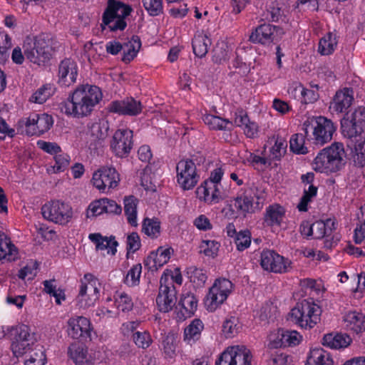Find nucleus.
<instances>
[{"label":"nucleus","instance_id":"nucleus-25","mask_svg":"<svg viewBox=\"0 0 365 365\" xmlns=\"http://www.w3.org/2000/svg\"><path fill=\"white\" fill-rule=\"evenodd\" d=\"M197 299L193 294H187L180 298L175 307L178 309L177 317L180 320H184L194 314L197 309Z\"/></svg>","mask_w":365,"mask_h":365},{"label":"nucleus","instance_id":"nucleus-15","mask_svg":"<svg viewBox=\"0 0 365 365\" xmlns=\"http://www.w3.org/2000/svg\"><path fill=\"white\" fill-rule=\"evenodd\" d=\"M133 130L129 129L118 130L115 132L110 142V148L115 155L119 158H125L133 148Z\"/></svg>","mask_w":365,"mask_h":365},{"label":"nucleus","instance_id":"nucleus-24","mask_svg":"<svg viewBox=\"0 0 365 365\" xmlns=\"http://www.w3.org/2000/svg\"><path fill=\"white\" fill-rule=\"evenodd\" d=\"M263 199L257 197L254 202V198L246 191L243 195L236 197L235 206L237 210L243 213H252L262 207Z\"/></svg>","mask_w":365,"mask_h":365},{"label":"nucleus","instance_id":"nucleus-41","mask_svg":"<svg viewBox=\"0 0 365 365\" xmlns=\"http://www.w3.org/2000/svg\"><path fill=\"white\" fill-rule=\"evenodd\" d=\"M234 365H251L252 355L250 351L245 346H233Z\"/></svg>","mask_w":365,"mask_h":365},{"label":"nucleus","instance_id":"nucleus-20","mask_svg":"<svg viewBox=\"0 0 365 365\" xmlns=\"http://www.w3.org/2000/svg\"><path fill=\"white\" fill-rule=\"evenodd\" d=\"M53 123V118L48 114H34L26 120V132L29 135H40L48 131Z\"/></svg>","mask_w":365,"mask_h":365},{"label":"nucleus","instance_id":"nucleus-21","mask_svg":"<svg viewBox=\"0 0 365 365\" xmlns=\"http://www.w3.org/2000/svg\"><path fill=\"white\" fill-rule=\"evenodd\" d=\"M142 108L140 101L132 97H128L121 101H112L108 106V110L111 113L130 116L138 115L141 113Z\"/></svg>","mask_w":365,"mask_h":365},{"label":"nucleus","instance_id":"nucleus-1","mask_svg":"<svg viewBox=\"0 0 365 365\" xmlns=\"http://www.w3.org/2000/svg\"><path fill=\"white\" fill-rule=\"evenodd\" d=\"M102 97L99 87L88 84L81 85L69 94L66 101L61 103L60 108L67 115L83 118L91 113Z\"/></svg>","mask_w":365,"mask_h":365},{"label":"nucleus","instance_id":"nucleus-18","mask_svg":"<svg viewBox=\"0 0 365 365\" xmlns=\"http://www.w3.org/2000/svg\"><path fill=\"white\" fill-rule=\"evenodd\" d=\"M68 334L73 339L87 341L91 340V324L84 317L71 318L68 321Z\"/></svg>","mask_w":365,"mask_h":365},{"label":"nucleus","instance_id":"nucleus-37","mask_svg":"<svg viewBox=\"0 0 365 365\" xmlns=\"http://www.w3.org/2000/svg\"><path fill=\"white\" fill-rule=\"evenodd\" d=\"M202 120L204 123L207 125L210 129L212 130H230V128L228 127V125H232V123L229 120L210 114L205 115L202 118Z\"/></svg>","mask_w":365,"mask_h":365},{"label":"nucleus","instance_id":"nucleus-43","mask_svg":"<svg viewBox=\"0 0 365 365\" xmlns=\"http://www.w3.org/2000/svg\"><path fill=\"white\" fill-rule=\"evenodd\" d=\"M337 45L336 36L332 33H328L319 43V52L322 55H329Z\"/></svg>","mask_w":365,"mask_h":365},{"label":"nucleus","instance_id":"nucleus-46","mask_svg":"<svg viewBox=\"0 0 365 365\" xmlns=\"http://www.w3.org/2000/svg\"><path fill=\"white\" fill-rule=\"evenodd\" d=\"M203 329L202 322L197 319H194L190 325H188L184 331V336L185 340L197 339Z\"/></svg>","mask_w":365,"mask_h":365},{"label":"nucleus","instance_id":"nucleus-16","mask_svg":"<svg viewBox=\"0 0 365 365\" xmlns=\"http://www.w3.org/2000/svg\"><path fill=\"white\" fill-rule=\"evenodd\" d=\"M120 180L119 175L116 170L112 167H103L96 171L92 178L94 187L101 192H105L106 188L115 187Z\"/></svg>","mask_w":365,"mask_h":365},{"label":"nucleus","instance_id":"nucleus-64","mask_svg":"<svg viewBox=\"0 0 365 365\" xmlns=\"http://www.w3.org/2000/svg\"><path fill=\"white\" fill-rule=\"evenodd\" d=\"M116 302L118 303V307L124 312L131 310L133 307L130 297L125 293L120 294L119 297L116 299Z\"/></svg>","mask_w":365,"mask_h":365},{"label":"nucleus","instance_id":"nucleus-14","mask_svg":"<svg viewBox=\"0 0 365 365\" xmlns=\"http://www.w3.org/2000/svg\"><path fill=\"white\" fill-rule=\"evenodd\" d=\"M141 47V41L138 36H133L131 40L123 44L118 41H110L106 44V51L112 55H117L121 50L124 49L123 56L121 60L128 63L130 62L137 55Z\"/></svg>","mask_w":365,"mask_h":365},{"label":"nucleus","instance_id":"nucleus-57","mask_svg":"<svg viewBox=\"0 0 365 365\" xmlns=\"http://www.w3.org/2000/svg\"><path fill=\"white\" fill-rule=\"evenodd\" d=\"M234 349L232 346L227 347L218 357L215 365H234L233 356Z\"/></svg>","mask_w":365,"mask_h":365},{"label":"nucleus","instance_id":"nucleus-6","mask_svg":"<svg viewBox=\"0 0 365 365\" xmlns=\"http://www.w3.org/2000/svg\"><path fill=\"white\" fill-rule=\"evenodd\" d=\"M132 8L120 1L108 0L107 7L103 16L101 25L108 26L111 31H123L127 26L125 19L130 15Z\"/></svg>","mask_w":365,"mask_h":365},{"label":"nucleus","instance_id":"nucleus-7","mask_svg":"<svg viewBox=\"0 0 365 365\" xmlns=\"http://www.w3.org/2000/svg\"><path fill=\"white\" fill-rule=\"evenodd\" d=\"M341 131L348 140H359L365 129V108L359 107L351 114L346 113L341 120Z\"/></svg>","mask_w":365,"mask_h":365},{"label":"nucleus","instance_id":"nucleus-26","mask_svg":"<svg viewBox=\"0 0 365 365\" xmlns=\"http://www.w3.org/2000/svg\"><path fill=\"white\" fill-rule=\"evenodd\" d=\"M346 146L351 150L354 165L358 168H363L365 165V141L362 138L356 140H348Z\"/></svg>","mask_w":365,"mask_h":365},{"label":"nucleus","instance_id":"nucleus-47","mask_svg":"<svg viewBox=\"0 0 365 365\" xmlns=\"http://www.w3.org/2000/svg\"><path fill=\"white\" fill-rule=\"evenodd\" d=\"M187 274L190 282L199 287L202 286L207 278L204 270L194 266H191L187 269Z\"/></svg>","mask_w":365,"mask_h":365},{"label":"nucleus","instance_id":"nucleus-51","mask_svg":"<svg viewBox=\"0 0 365 365\" xmlns=\"http://www.w3.org/2000/svg\"><path fill=\"white\" fill-rule=\"evenodd\" d=\"M142 2L150 16H155L163 13V0H142Z\"/></svg>","mask_w":365,"mask_h":365},{"label":"nucleus","instance_id":"nucleus-44","mask_svg":"<svg viewBox=\"0 0 365 365\" xmlns=\"http://www.w3.org/2000/svg\"><path fill=\"white\" fill-rule=\"evenodd\" d=\"M108 123L106 121L94 123L90 127V135L93 140L101 143L108 136Z\"/></svg>","mask_w":365,"mask_h":365},{"label":"nucleus","instance_id":"nucleus-33","mask_svg":"<svg viewBox=\"0 0 365 365\" xmlns=\"http://www.w3.org/2000/svg\"><path fill=\"white\" fill-rule=\"evenodd\" d=\"M16 255V247L11 242L6 235L0 232V260L5 258L9 261L14 260Z\"/></svg>","mask_w":365,"mask_h":365},{"label":"nucleus","instance_id":"nucleus-22","mask_svg":"<svg viewBox=\"0 0 365 365\" xmlns=\"http://www.w3.org/2000/svg\"><path fill=\"white\" fill-rule=\"evenodd\" d=\"M78 66L71 58H65L58 66V83L63 86H69L76 81Z\"/></svg>","mask_w":365,"mask_h":365},{"label":"nucleus","instance_id":"nucleus-31","mask_svg":"<svg viewBox=\"0 0 365 365\" xmlns=\"http://www.w3.org/2000/svg\"><path fill=\"white\" fill-rule=\"evenodd\" d=\"M223 175V171L221 168L215 169L210 175V180H205L200 187L197 188L196 192L200 198L204 197L206 200L207 197L210 195V186L215 187V184L220 182Z\"/></svg>","mask_w":365,"mask_h":365},{"label":"nucleus","instance_id":"nucleus-42","mask_svg":"<svg viewBox=\"0 0 365 365\" xmlns=\"http://www.w3.org/2000/svg\"><path fill=\"white\" fill-rule=\"evenodd\" d=\"M331 225L333 227H330V232L336 230V222L331 219H327L326 221L319 220L313 223V235L316 239H322L327 236V227Z\"/></svg>","mask_w":365,"mask_h":365},{"label":"nucleus","instance_id":"nucleus-63","mask_svg":"<svg viewBox=\"0 0 365 365\" xmlns=\"http://www.w3.org/2000/svg\"><path fill=\"white\" fill-rule=\"evenodd\" d=\"M140 240L137 232H132L127 237L128 252H135L140 247Z\"/></svg>","mask_w":365,"mask_h":365},{"label":"nucleus","instance_id":"nucleus-17","mask_svg":"<svg viewBox=\"0 0 365 365\" xmlns=\"http://www.w3.org/2000/svg\"><path fill=\"white\" fill-rule=\"evenodd\" d=\"M279 26L263 24L257 26L250 36V41L255 43L268 44L283 35Z\"/></svg>","mask_w":365,"mask_h":365},{"label":"nucleus","instance_id":"nucleus-54","mask_svg":"<svg viewBox=\"0 0 365 365\" xmlns=\"http://www.w3.org/2000/svg\"><path fill=\"white\" fill-rule=\"evenodd\" d=\"M51 94V86L44 85L31 96L30 101L42 104L48 98Z\"/></svg>","mask_w":365,"mask_h":365},{"label":"nucleus","instance_id":"nucleus-4","mask_svg":"<svg viewBox=\"0 0 365 365\" xmlns=\"http://www.w3.org/2000/svg\"><path fill=\"white\" fill-rule=\"evenodd\" d=\"M23 49L26 58L37 65L44 64L51 57L52 46L51 38L43 35L32 38L26 36Z\"/></svg>","mask_w":365,"mask_h":365},{"label":"nucleus","instance_id":"nucleus-60","mask_svg":"<svg viewBox=\"0 0 365 365\" xmlns=\"http://www.w3.org/2000/svg\"><path fill=\"white\" fill-rule=\"evenodd\" d=\"M135 344L140 348L145 349L149 346L151 343V338L148 333L137 331L133 334Z\"/></svg>","mask_w":365,"mask_h":365},{"label":"nucleus","instance_id":"nucleus-38","mask_svg":"<svg viewBox=\"0 0 365 365\" xmlns=\"http://www.w3.org/2000/svg\"><path fill=\"white\" fill-rule=\"evenodd\" d=\"M142 232L153 239L158 238L160 234V222L158 218L145 217L143 222Z\"/></svg>","mask_w":365,"mask_h":365},{"label":"nucleus","instance_id":"nucleus-10","mask_svg":"<svg viewBox=\"0 0 365 365\" xmlns=\"http://www.w3.org/2000/svg\"><path fill=\"white\" fill-rule=\"evenodd\" d=\"M177 291L169 276L164 274L160 279L158 294L156 297V304L160 312L167 313L176 307Z\"/></svg>","mask_w":365,"mask_h":365},{"label":"nucleus","instance_id":"nucleus-32","mask_svg":"<svg viewBox=\"0 0 365 365\" xmlns=\"http://www.w3.org/2000/svg\"><path fill=\"white\" fill-rule=\"evenodd\" d=\"M351 341L349 336L344 334H327L323 337V345L331 349H341L347 347Z\"/></svg>","mask_w":365,"mask_h":365},{"label":"nucleus","instance_id":"nucleus-50","mask_svg":"<svg viewBox=\"0 0 365 365\" xmlns=\"http://www.w3.org/2000/svg\"><path fill=\"white\" fill-rule=\"evenodd\" d=\"M235 242L237 246V249L239 251H243L246 248L249 247L251 243V234L247 230L240 231L234 237Z\"/></svg>","mask_w":365,"mask_h":365},{"label":"nucleus","instance_id":"nucleus-62","mask_svg":"<svg viewBox=\"0 0 365 365\" xmlns=\"http://www.w3.org/2000/svg\"><path fill=\"white\" fill-rule=\"evenodd\" d=\"M277 307L270 304H266L260 309L259 318L262 321L274 320L276 317L275 314Z\"/></svg>","mask_w":365,"mask_h":365},{"label":"nucleus","instance_id":"nucleus-23","mask_svg":"<svg viewBox=\"0 0 365 365\" xmlns=\"http://www.w3.org/2000/svg\"><path fill=\"white\" fill-rule=\"evenodd\" d=\"M354 101V91L351 88H344L338 91L331 103L330 108L337 113L346 111Z\"/></svg>","mask_w":365,"mask_h":365},{"label":"nucleus","instance_id":"nucleus-2","mask_svg":"<svg viewBox=\"0 0 365 365\" xmlns=\"http://www.w3.org/2000/svg\"><path fill=\"white\" fill-rule=\"evenodd\" d=\"M344 145L334 143L322 149L314 160V170L320 173H336L346 165Z\"/></svg>","mask_w":365,"mask_h":365},{"label":"nucleus","instance_id":"nucleus-34","mask_svg":"<svg viewBox=\"0 0 365 365\" xmlns=\"http://www.w3.org/2000/svg\"><path fill=\"white\" fill-rule=\"evenodd\" d=\"M138 200L133 195L126 196L124 198V211L127 216L128 223L134 227L137 223V205Z\"/></svg>","mask_w":365,"mask_h":365},{"label":"nucleus","instance_id":"nucleus-30","mask_svg":"<svg viewBox=\"0 0 365 365\" xmlns=\"http://www.w3.org/2000/svg\"><path fill=\"white\" fill-rule=\"evenodd\" d=\"M331 354L322 348L313 349L309 351L305 365H333Z\"/></svg>","mask_w":365,"mask_h":365},{"label":"nucleus","instance_id":"nucleus-48","mask_svg":"<svg viewBox=\"0 0 365 365\" xmlns=\"http://www.w3.org/2000/svg\"><path fill=\"white\" fill-rule=\"evenodd\" d=\"M305 135L294 134L289 140L290 150L296 154H306L308 153L307 148L304 146Z\"/></svg>","mask_w":365,"mask_h":365},{"label":"nucleus","instance_id":"nucleus-39","mask_svg":"<svg viewBox=\"0 0 365 365\" xmlns=\"http://www.w3.org/2000/svg\"><path fill=\"white\" fill-rule=\"evenodd\" d=\"M162 346L166 358L173 359L176 355L178 346L177 336L173 333H168L163 336Z\"/></svg>","mask_w":365,"mask_h":365},{"label":"nucleus","instance_id":"nucleus-40","mask_svg":"<svg viewBox=\"0 0 365 365\" xmlns=\"http://www.w3.org/2000/svg\"><path fill=\"white\" fill-rule=\"evenodd\" d=\"M271 141H274V144L270 148L269 160H279L286 153L287 143L286 140L278 135L277 138L273 137Z\"/></svg>","mask_w":365,"mask_h":365},{"label":"nucleus","instance_id":"nucleus-53","mask_svg":"<svg viewBox=\"0 0 365 365\" xmlns=\"http://www.w3.org/2000/svg\"><path fill=\"white\" fill-rule=\"evenodd\" d=\"M284 16V11L282 8L279 6V4L272 2L269 5L267 9L266 19L269 21L277 22Z\"/></svg>","mask_w":365,"mask_h":365},{"label":"nucleus","instance_id":"nucleus-11","mask_svg":"<svg viewBox=\"0 0 365 365\" xmlns=\"http://www.w3.org/2000/svg\"><path fill=\"white\" fill-rule=\"evenodd\" d=\"M232 287V283L227 279H216L206 296L205 304L207 310L214 312L222 304L231 293Z\"/></svg>","mask_w":365,"mask_h":365},{"label":"nucleus","instance_id":"nucleus-9","mask_svg":"<svg viewBox=\"0 0 365 365\" xmlns=\"http://www.w3.org/2000/svg\"><path fill=\"white\" fill-rule=\"evenodd\" d=\"M99 282L92 274L87 273L84 274L83 279L81 280L78 295L76 298L77 304L80 308L86 309L94 305L99 297V289L98 285Z\"/></svg>","mask_w":365,"mask_h":365},{"label":"nucleus","instance_id":"nucleus-19","mask_svg":"<svg viewBox=\"0 0 365 365\" xmlns=\"http://www.w3.org/2000/svg\"><path fill=\"white\" fill-rule=\"evenodd\" d=\"M260 264L265 270L282 273L288 271L289 262L273 250H266L261 254Z\"/></svg>","mask_w":365,"mask_h":365},{"label":"nucleus","instance_id":"nucleus-56","mask_svg":"<svg viewBox=\"0 0 365 365\" xmlns=\"http://www.w3.org/2000/svg\"><path fill=\"white\" fill-rule=\"evenodd\" d=\"M54 160L53 168L56 173L64 171L69 165L70 157L66 154L56 155Z\"/></svg>","mask_w":365,"mask_h":365},{"label":"nucleus","instance_id":"nucleus-36","mask_svg":"<svg viewBox=\"0 0 365 365\" xmlns=\"http://www.w3.org/2000/svg\"><path fill=\"white\" fill-rule=\"evenodd\" d=\"M211 44L210 39L206 35H197L192 39V49L196 56L202 58L207 51L208 46Z\"/></svg>","mask_w":365,"mask_h":365},{"label":"nucleus","instance_id":"nucleus-61","mask_svg":"<svg viewBox=\"0 0 365 365\" xmlns=\"http://www.w3.org/2000/svg\"><path fill=\"white\" fill-rule=\"evenodd\" d=\"M281 329L272 331L268 336V347L277 349L283 346V341L281 339Z\"/></svg>","mask_w":365,"mask_h":365},{"label":"nucleus","instance_id":"nucleus-13","mask_svg":"<svg viewBox=\"0 0 365 365\" xmlns=\"http://www.w3.org/2000/svg\"><path fill=\"white\" fill-rule=\"evenodd\" d=\"M178 182L180 187L188 190L192 189L199 180L196 165L192 160H182L176 166Z\"/></svg>","mask_w":365,"mask_h":365},{"label":"nucleus","instance_id":"nucleus-8","mask_svg":"<svg viewBox=\"0 0 365 365\" xmlns=\"http://www.w3.org/2000/svg\"><path fill=\"white\" fill-rule=\"evenodd\" d=\"M11 349L16 356L26 354L36 342V334L26 324L17 325L14 329Z\"/></svg>","mask_w":365,"mask_h":365},{"label":"nucleus","instance_id":"nucleus-45","mask_svg":"<svg viewBox=\"0 0 365 365\" xmlns=\"http://www.w3.org/2000/svg\"><path fill=\"white\" fill-rule=\"evenodd\" d=\"M317 187L314 185H309L307 188H304L303 195L297 205V208L300 212L307 211V205L309 202L312 201V198L317 195Z\"/></svg>","mask_w":365,"mask_h":365},{"label":"nucleus","instance_id":"nucleus-5","mask_svg":"<svg viewBox=\"0 0 365 365\" xmlns=\"http://www.w3.org/2000/svg\"><path fill=\"white\" fill-rule=\"evenodd\" d=\"M321 314L319 306L313 301L304 299L291 310L289 319L302 328L312 329L320 321Z\"/></svg>","mask_w":365,"mask_h":365},{"label":"nucleus","instance_id":"nucleus-27","mask_svg":"<svg viewBox=\"0 0 365 365\" xmlns=\"http://www.w3.org/2000/svg\"><path fill=\"white\" fill-rule=\"evenodd\" d=\"M89 240L96 245V250H104L108 249V253L114 255L117 252L116 247L118 243L115 237H103L100 233H92L88 236Z\"/></svg>","mask_w":365,"mask_h":365},{"label":"nucleus","instance_id":"nucleus-29","mask_svg":"<svg viewBox=\"0 0 365 365\" xmlns=\"http://www.w3.org/2000/svg\"><path fill=\"white\" fill-rule=\"evenodd\" d=\"M284 212V207L278 204L268 206L264 215V224L270 227L280 225Z\"/></svg>","mask_w":365,"mask_h":365},{"label":"nucleus","instance_id":"nucleus-35","mask_svg":"<svg viewBox=\"0 0 365 365\" xmlns=\"http://www.w3.org/2000/svg\"><path fill=\"white\" fill-rule=\"evenodd\" d=\"M344 321L347 323L346 326L356 333L365 331V316L362 314L349 312L345 316Z\"/></svg>","mask_w":365,"mask_h":365},{"label":"nucleus","instance_id":"nucleus-28","mask_svg":"<svg viewBox=\"0 0 365 365\" xmlns=\"http://www.w3.org/2000/svg\"><path fill=\"white\" fill-rule=\"evenodd\" d=\"M68 354L76 365H92L91 360L88 358L87 350L79 341L72 343L68 349Z\"/></svg>","mask_w":365,"mask_h":365},{"label":"nucleus","instance_id":"nucleus-12","mask_svg":"<svg viewBox=\"0 0 365 365\" xmlns=\"http://www.w3.org/2000/svg\"><path fill=\"white\" fill-rule=\"evenodd\" d=\"M41 213L46 220L60 225H66L73 216L71 206L59 200L46 203L41 207Z\"/></svg>","mask_w":365,"mask_h":365},{"label":"nucleus","instance_id":"nucleus-52","mask_svg":"<svg viewBox=\"0 0 365 365\" xmlns=\"http://www.w3.org/2000/svg\"><path fill=\"white\" fill-rule=\"evenodd\" d=\"M228 46L222 43L217 45L213 50L212 61L216 63H222L229 58Z\"/></svg>","mask_w":365,"mask_h":365},{"label":"nucleus","instance_id":"nucleus-55","mask_svg":"<svg viewBox=\"0 0 365 365\" xmlns=\"http://www.w3.org/2000/svg\"><path fill=\"white\" fill-rule=\"evenodd\" d=\"M292 361L291 357L284 353L272 354L267 359L268 365H290Z\"/></svg>","mask_w":365,"mask_h":365},{"label":"nucleus","instance_id":"nucleus-3","mask_svg":"<svg viewBox=\"0 0 365 365\" xmlns=\"http://www.w3.org/2000/svg\"><path fill=\"white\" fill-rule=\"evenodd\" d=\"M302 126L307 140L319 145L329 142L336 130L331 120L322 116L307 119Z\"/></svg>","mask_w":365,"mask_h":365},{"label":"nucleus","instance_id":"nucleus-58","mask_svg":"<svg viewBox=\"0 0 365 365\" xmlns=\"http://www.w3.org/2000/svg\"><path fill=\"white\" fill-rule=\"evenodd\" d=\"M236 322L237 319L235 317H232L223 323L222 331L226 337H232L238 332L239 327Z\"/></svg>","mask_w":365,"mask_h":365},{"label":"nucleus","instance_id":"nucleus-59","mask_svg":"<svg viewBox=\"0 0 365 365\" xmlns=\"http://www.w3.org/2000/svg\"><path fill=\"white\" fill-rule=\"evenodd\" d=\"M28 358L39 364L45 365L46 362L45 350L43 347L40 345L35 346L34 349L32 350V352L30 353Z\"/></svg>","mask_w":365,"mask_h":365},{"label":"nucleus","instance_id":"nucleus-49","mask_svg":"<svg viewBox=\"0 0 365 365\" xmlns=\"http://www.w3.org/2000/svg\"><path fill=\"white\" fill-rule=\"evenodd\" d=\"M142 272L141 264L133 265L128 271L125 282L129 286H136L140 282V277Z\"/></svg>","mask_w":365,"mask_h":365}]
</instances>
